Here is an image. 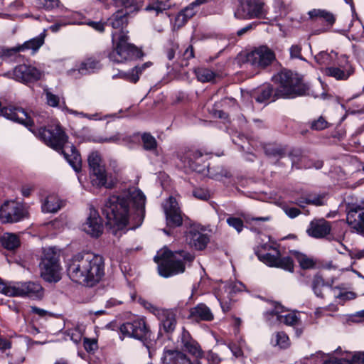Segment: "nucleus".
<instances>
[{"label": "nucleus", "mask_w": 364, "mask_h": 364, "mask_svg": "<svg viewBox=\"0 0 364 364\" xmlns=\"http://www.w3.org/2000/svg\"><path fill=\"white\" fill-rule=\"evenodd\" d=\"M44 94L46 95V103L48 105L56 107L60 103V97L53 94L48 89L44 90Z\"/></svg>", "instance_id": "nucleus-51"}, {"label": "nucleus", "mask_w": 364, "mask_h": 364, "mask_svg": "<svg viewBox=\"0 0 364 364\" xmlns=\"http://www.w3.org/2000/svg\"><path fill=\"white\" fill-rule=\"evenodd\" d=\"M36 5L38 8L47 11L53 10L59 6V0H36Z\"/></svg>", "instance_id": "nucleus-48"}, {"label": "nucleus", "mask_w": 364, "mask_h": 364, "mask_svg": "<svg viewBox=\"0 0 364 364\" xmlns=\"http://www.w3.org/2000/svg\"><path fill=\"white\" fill-rule=\"evenodd\" d=\"M195 74L197 79L202 82H210L215 77V73L213 70L205 68L195 69Z\"/></svg>", "instance_id": "nucleus-41"}, {"label": "nucleus", "mask_w": 364, "mask_h": 364, "mask_svg": "<svg viewBox=\"0 0 364 364\" xmlns=\"http://www.w3.org/2000/svg\"><path fill=\"white\" fill-rule=\"evenodd\" d=\"M156 317L160 321L161 330L163 329L166 333H171L175 330L177 321L173 310L163 309Z\"/></svg>", "instance_id": "nucleus-23"}, {"label": "nucleus", "mask_w": 364, "mask_h": 364, "mask_svg": "<svg viewBox=\"0 0 364 364\" xmlns=\"http://www.w3.org/2000/svg\"><path fill=\"white\" fill-rule=\"evenodd\" d=\"M161 361L163 364H200L198 360L191 361L185 353L178 349H165Z\"/></svg>", "instance_id": "nucleus-22"}, {"label": "nucleus", "mask_w": 364, "mask_h": 364, "mask_svg": "<svg viewBox=\"0 0 364 364\" xmlns=\"http://www.w3.org/2000/svg\"><path fill=\"white\" fill-rule=\"evenodd\" d=\"M63 205V202L55 195H50L41 202V209L43 213H55Z\"/></svg>", "instance_id": "nucleus-30"}, {"label": "nucleus", "mask_w": 364, "mask_h": 364, "mask_svg": "<svg viewBox=\"0 0 364 364\" xmlns=\"http://www.w3.org/2000/svg\"><path fill=\"white\" fill-rule=\"evenodd\" d=\"M193 194L196 198L204 200H208L210 197L208 192L203 189H196Z\"/></svg>", "instance_id": "nucleus-62"}, {"label": "nucleus", "mask_w": 364, "mask_h": 364, "mask_svg": "<svg viewBox=\"0 0 364 364\" xmlns=\"http://www.w3.org/2000/svg\"><path fill=\"white\" fill-rule=\"evenodd\" d=\"M102 4L105 9H109L112 5H127L130 0H96Z\"/></svg>", "instance_id": "nucleus-54"}, {"label": "nucleus", "mask_w": 364, "mask_h": 364, "mask_svg": "<svg viewBox=\"0 0 364 364\" xmlns=\"http://www.w3.org/2000/svg\"><path fill=\"white\" fill-rule=\"evenodd\" d=\"M277 78L280 83L277 91L279 96L293 98L304 93V85L296 73L284 71L278 75Z\"/></svg>", "instance_id": "nucleus-7"}, {"label": "nucleus", "mask_w": 364, "mask_h": 364, "mask_svg": "<svg viewBox=\"0 0 364 364\" xmlns=\"http://www.w3.org/2000/svg\"><path fill=\"white\" fill-rule=\"evenodd\" d=\"M352 69H347L344 65H339V67L328 66L323 70L326 75L332 77L337 80H346L353 73Z\"/></svg>", "instance_id": "nucleus-29"}, {"label": "nucleus", "mask_w": 364, "mask_h": 364, "mask_svg": "<svg viewBox=\"0 0 364 364\" xmlns=\"http://www.w3.org/2000/svg\"><path fill=\"white\" fill-rule=\"evenodd\" d=\"M1 294L8 296H25L41 299L43 296V289L36 282H20L13 285L0 284Z\"/></svg>", "instance_id": "nucleus-8"}, {"label": "nucleus", "mask_w": 364, "mask_h": 364, "mask_svg": "<svg viewBox=\"0 0 364 364\" xmlns=\"http://www.w3.org/2000/svg\"><path fill=\"white\" fill-rule=\"evenodd\" d=\"M272 343L281 348H286L289 345V337L283 332H278L272 338Z\"/></svg>", "instance_id": "nucleus-46"}, {"label": "nucleus", "mask_w": 364, "mask_h": 364, "mask_svg": "<svg viewBox=\"0 0 364 364\" xmlns=\"http://www.w3.org/2000/svg\"><path fill=\"white\" fill-rule=\"evenodd\" d=\"M18 52H21L20 47L16 46L11 48H3L1 51V55L5 59H9L16 58Z\"/></svg>", "instance_id": "nucleus-53"}, {"label": "nucleus", "mask_w": 364, "mask_h": 364, "mask_svg": "<svg viewBox=\"0 0 364 364\" xmlns=\"http://www.w3.org/2000/svg\"><path fill=\"white\" fill-rule=\"evenodd\" d=\"M164 209L166 217L167 225L171 227H178L183 223L181 211L176 200L173 197L164 204Z\"/></svg>", "instance_id": "nucleus-18"}, {"label": "nucleus", "mask_w": 364, "mask_h": 364, "mask_svg": "<svg viewBox=\"0 0 364 364\" xmlns=\"http://www.w3.org/2000/svg\"><path fill=\"white\" fill-rule=\"evenodd\" d=\"M221 346L217 347L218 352L209 351L207 354V360L211 364H218L220 363L227 355H223V353L220 351Z\"/></svg>", "instance_id": "nucleus-47"}, {"label": "nucleus", "mask_w": 364, "mask_h": 364, "mask_svg": "<svg viewBox=\"0 0 364 364\" xmlns=\"http://www.w3.org/2000/svg\"><path fill=\"white\" fill-rule=\"evenodd\" d=\"M348 223L358 231L364 232V208L350 210L347 215ZM364 255V250H363Z\"/></svg>", "instance_id": "nucleus-27"}, {"label": "nucleus", "mask_w": 364, "mask_h": 364, "mask_svg": "<svg viewBox=\"0 0 364 364\" xmlns=\"http://www.w3.org/2000/svg\"><path fill=\"white\" fill-rule=\"evenodd\" d=\"M291 255L294 257L300 267L304 269L313 268L315 262L313 258L298 251H291Z\"/></svg>", "instance_id": "nucleus-35"}, {"label": "nucleus", "mask_w": 364, "mask_h": 364, "mask_svg": "<svg viewBox=\"0 0 364 364\" xmlns=\"http://www.w3.org/2000/svg\"><path fill=\"white\" fill-rule=\"evenodd\" d=\"M308 14L311 18H323L330 26H332L336 21V18L332 13L323 9H312L309 11Z\"/></svg>", "instance_id": "nucleus-36"}, {"label": "nucleus", "mask_w": 364, "mask_h": 364, "mask_svg": "<svg viewBox=\"0 0 364 364\" xmlns=\"http://www.w3.org/2000/svg\"><path fill=\"white\" fill-rule=\"evenodd\" d=\"M1 242L3 247L9 250L16 249L20 245V241L17 235L9 232L4 233L2 235Z\"/></svg>", "instance_id": "nucleus-38"}, {"label": "nucleus", "mask_w": 364, "mask_h": 364, "mask_svg": "<svg viewBox=\"0 0 364 364\" xmlns=\"http://www.w3.org/2000/svg\"><path fill=\"white\" fill-rule=\"evenodd\" d=\"M74 19L70 22V23L73 24H87L94 28L95 31L98 32H103L105 31V23H102L101 21H82L83 16L78 13L75 14L74 15Z\"/></svg>", "instance_id": "nucleus-37"}, {"label": "nucleus", "mask_w": 364, "mask_h": 364, "mask_svg": "<svg viewBox=\"0 0 364 364\" xmlns=\"http://www.w3.org/2000/svg\"><path fill=\"white\" fill-rule=\"evenodd\" d=\"M83 230L93 237H100L103 232V223L98 212L90 209L89 216L82 225Z\"/></svg>", "instance_id": "nucleus-19"}, {"label": "nucleus", "mask_w": 364, "mask_h": 364, "mask_svg": "<svg viewBox=\"0 0 364 364\" xmlns=\"http://www.w3.org/2000/svg\"><path fill=\"white\" fill-rule=\"evenodd\" d=\"M119 139V135H114L111 137H99L96 140H95L96 142L98 143H112V142H116Z\"/></svg>", "instance_id": "nucleus-63"}, {"label": "nucleus", "mask_w": 364, "mask_h": 364, "mask_svg": "<svg viewBox=\"0 0 364 364\" xmlns=\"http://www.w3.org/2000/svg\"><path fill=\"white\" fill-rule=\"evenodd\" d=\"M328 126V122L322 117H320L318 119L314 120L311 123V128L315 130H323L327 128Z\"/></svg>", "instance_id": "nucleus-57"}, {"label": "nucleus", "mask_w": 364, "mask_h": 364, "mask_svg": "<svg viewBox=\"0 0 364 364\" xmlns=\"http://www.w3.org/2000/svg\"><path fill=\"white\" fill-rule=\"evenodd\" d=\"M275 60L274 53L267 46H259L247 54L246 61L255 68L262 69Z\"/></svg>", "instance_id": "nucleus-12"}, {"label": "nucleus", "mask_w": 364, "mask_h": 364, "mask_svg": "<svg viewBox=\"0 0 364 364\" xmlns=\"http://www.w3.org/2000/svg\"><path fill=\"white\" fill-rule=\"evenodd\" d=\"M228 224L234 228L238 232H241L243 228V222L241 219L230 217L227 219Z\"/></svg>", "instance_id": "nucleus-55"}, {"label": "nucleus", "mask_w": 364, "mask_h": 364, "mask_svg": "<svg viewBox=\"0 0 364 364\" xmlns=\"http://www.w3.org/2000/svg\"><path fill=\"white\" fill-rule=\"evenodd\" d=\"M331 227L325 220L312 221L308 230L309 234L316 238L323 237L330 232Z\"/></svg>", "instance_id": "nucleus-26"}, {"label": "nucleus", "mask_w": 364, "mask_h": 364, "mask_svg": "<svg viewBox=\"0 0 364 364\" xmlns=\"http://www.w3.org/2000/svg\"><path fill=\"white\" fill-rule=\"evenodd\" d=\"M294 203L300 207H304V204L321 205H322V198L320 196L308 194L296 200Z\"/></svg>", "instance_id": "nucleus-40"}, {"label": "nucleus", "mask_w": 364, "mask_h": 364, "mask_svg": "<svg viewBox=\"0 0 364 364\" xmlns=\"http://www.w3.org/2000/svg\"><path fill=\"white\" fill-rule=\"evenodd\" d=\"M143 146L146 150H154L156 148L157 143L155 138L149 134L145 133L141 136Z\"/></svg>", "instance_id": "nucleus-49"}, {"label": "nucleus", "mask_w": 364, "mask_h": 364, "mask_svg": "<svg viewBox=\"0 0 364 364\" xmlns=\"http://www.w3.org/2000/svg\"><path fill=\"white\" fill-rule=\"evenodd\" d=\"M185 240L187 244L196 250H203L209 242L207 234L199 231L198 228L193 225L186 232Z\"/></svg>", "instance_id": "nucleus-20"}, {"label": "nucleus", "mask_w": 364, "mask_h": 364, "mask_svg": "<svg viewBox=\"0 0 364 364\" xmlns=\"http://www.w3.org/2000/svg\"><path fill=\"white\" fill-rule=\"evenodd\" d=\"M258 259L265 264L272 267L283 269L286 271L294 272V262L289 257H281L277 247H273L271 244H264L259 246L256 250Z\"/></svg>", "instance_id": "nucleus-5"}, {"label": "nucleus", "mask_w": 364, "mask_h": 364, "mask_svg": "<svg viewBox=\"0 0 364 364\" xmlns=\"http://www.w3.org/2000/svg\"><path fill=\"white\" fill-rule=\"evenodd\" d=\"M337 55V53L333 50L331 53L321 51L315 55L314 59L319 65L331 66V65L336 63Z\"/></svg>", "instance_id": "nucleus-33"}, {"label": "nucleus", "mask_w": 364, "mask_h": 364, "mask_svg": "<svg viewBox=\"0 0 364 364\" xmlns=\"http://www.w3.org/2000/svg\"><path fill=\"white\" fill-rule=\"evenodd\" d=\"M244 289V284L240 282H230L219 288L218 291L216 293V297L220 301L224 312L230 310V302L232 299L234 294L242 291Z\"/></svg>", "instance_id": "nucleus-15"}, {"label": "nucleus", "mask_w": 364, "mask_h": 364, "mask_svg": "<svg viewBox=\"0 0 364 364\" xmlns=\"http://www.w3.org/2000/svg\"><path fill=\"white\" fill-rule=\"evenodd\" d=\"M202 156V154L198 151L191 150H184L179 151L177 154V157L181 162V166L184 168H188L196 171H201V169L198 168L195 161Z\"/></svg>", "instance_id": "nucleus-24"}, {"label": "nucleus", "mask_w": 364, "mask_h": 364, "mask_svg": "<svg viewBox=\"0 0 364 364\" xmlns=\"http://www.w3.org/2000/svg\"><path fill=\"white\" fill-rule=\"evenodd\" d=\"M90 172L95 178H92V183L98 187L105 186L107 188L113 187V182H107L105 166L101 155L97 151L91 152L87 158Z\"/></svg>", "instance_id": "nucleus-9"}, {"label": "nucleus", "mask_w": 364, "mask_h": 364, "mask_svg": "<svg viewBox=\"0 0 364 364\" xmlns=\"http://www.w3.org/2000/svg\"><path fill=\"white\" fill-rule=\"evenodd\" d=\"M265 14L264 3L262 0H240L235 16L240 19L261 18Z\"/></svg>", "instance_id": "nucleus-11"}, {"label": "nucleus", "mask_w": 364, "mask_h": 364, "mask_svg": "<svg viewBox=\"0 0 364 364\" xmlns=\"http://www.w3.org/2000/svg\"><path fill=\"white\" fill-rule=\"evenodd\" d=\"M84 348L87 352H93L97 348V343L95 339L84 338Z\"/></svg>", "instance_id": "nucleus-58"}, {"label": "nucleus", "mask_w": 364, "mask_h": 364, "mask_svg": "<svg viewBox=\"0 0 364 364\" xmlns=\"http://www.w3.org/2000/svg\"><path fill=\"white\" fill-rule=\"evenodd\" d=\"M141 304L144 306V307L149 311L151 314H153L154 316H157L162 311L163 309H160L151 303L146 301H142Z\"/></svg>", "instance_id": "nucleus-59"}, {"label": "nucleus", "mask_w": 364, "mask_h": 364, "mask_svg": "<svg viewBox=\"0 0 364 364\" xmlns=\"http://www.w3.org/2000/svg\"><path fill=\"white\" fill-rule=\"evenodd\" d=\"M301 46L299 44L292 45L289 48V53L291 58H297L304 60L301 55Z\"/></svg>", "instance_id": "nucleus-56"}, {"label": "nucleus", "mask_w": 364, "mask_h": 364, "mask_svg": "<svg viewBox=\"0 0 364 364\" xmlns=\"http://www.w3.org/2000/svg\"><path fill=\"white\" fill-rule=\"evenodd\" d=\"M130 202L134 210L133 220L135 224L131 227L134 229L140 226L145 214L146 197L142 191L136 188H131L120 196L113 195L105 203L102 214L107 218V225L114 235L122 230L129 223L130 218Z\"/></svg>", "instance_id": "nucleus-1"}, {"label": "nucleus", "mask_w": 364, "mask_h": 364, "mask_svg": "<svg viewBox=\"0 0 364 364\" xmlns=\"http://www.w3.org/2000/svg\"><path fill=\"white\" fill-rule=\"evenodd\" d=\"M348 357L351 364H364V352L355 355L348 353Z\"/></svg>", "instance_id": "nucleus-60"}, {"label": "nucleus", "mask_w": 364, "mask_h": 364, "mask_svg": "<svg viewBox=\"0 0 364 364\" xmlns=\"http://www.w3.org/2000/svg\"><path fill=\"white\" fill-rule=\"evenodd\" d=\"M194 255L184 250L172 252L164 247L157 252L154 262L158 264L159 274L163 277H170L183 273L186 266L194 259Z\"/></svg>", "instance_id": "nucleus-3"}, {"label": "nucleus", "mask_w": 364, "mask_h": 364, "mask_svg": "<svg viewBox=\"0 0 364 364\" xmlns=\"http://www.w3.org/2000/svg\"><path fill=\"white\" fill-rule=\"evenodd\" d=\"M325 287L326 283L321 276L316 275L314 277L311 282V289L316 296L323 297V289Z\"/></svg>", "instance_id": "nucleus-43"}, {"label": "nucleus", "mask_w": 364, "mask_h": 364, "mask_svg": "<svg viewBox=\"0 0 364 364\" xmlns=\"http://www.w3.org/2000/svg\"><path fill=\"white\" fill-rule=\"evenodd\" d=\"M171 0H166L164 1H156L154 2L151 5L146 6V11L154 10L156 14L162 12L163 11L169 9L172 7V4L170 2Z\"/></svg>", "instance_id": "nucleus-45"}, {"label": "nucleus", "mask_w": 364, "mask_h": 364, "mask_svg": "<svg viewBox=\"0 0 364 364\" xmlns=\"http://www.w3.org/2000/svg\"><path fill=\"white\" fill-rule=\"evenodd\" d=\"M44 43V36L40 35L36 38H33L21 46H19L21 51L26 50H31L33 53L38 50L40 47Z\"/></svg>", "instance_id": "nucleus-39"}, {"label": "nucleus", "mask_w": 364, "mask_h": 364, "mask_svg": "<svg viewBox=\"0 0 364 364\" xmlns=\"http://www.w3.org/2000/svg\"><path fill=\"white\" fill-rule=\"evenodd\" d=\"M24 206L14 200L5 202L0 208V219L2 223H16L27 216Z\"/></svg>", "instance_id": "nucleus-13"}, {"label": "nucleus", "mask_w": 364, "mask_h": 364, "mask_svg": "<svg viewBox=\"0 0 364 364\" xmlns=\"http://www.w3.org/2000/svg\"><path fill=\"white\" fill-rule=\"evenodd\" d=\"M67 335L75 343H78L82 338L83 330L80 326H76L67 331Z\"/></svg>", "instance_id": "nucleus-50"}, {"label": "nucleus", "mask_w": 364, "mask_h": 364, "mask_svg": "<svg viewBox=\"0 0 364 364\" xmlns=\"http://www.w3.org/2000/svg\"><path fill=\"white\" fill-rule=\"evenodd\" d=\"M41 276L48 282H57L61 279V268L59 263V254L53 248L43 250L40 263Z\"/></svg>", "instance_id": "nucleus-6"}, {"label": "nucleus", "mask_w": 364, "mask_h": 364, "mask_svg": "<svg viewBox=\"0 0 364 364\" xmlns=\"http://www.w3.org/2000/svg\"><path fill=\"white\" fill-rule=\"evenodd\" d=\"M198 5L194 1L183 9L176 17V23L178 27L183 26L187 21L192 18L197 11Z\"/></svg>", "instance_id": "nucleus-31"}, {"label": "nucleus", "mask_w": 364, "mask_h": 364, "mask_svg": "<svg viewBox=\"0 0 364 364\" xmlns=\"http://www.w3.org/2000/svg\"><path fill=\"white\" fill-rule=\"evenodd\" d=\"M151 65L152 63L149 61L142 64L141 65L135 66L129 72L119 71L117 75H114L113 77H116V76H117L129 82L136 83L139 81L140 75L142 74L144 70L151 67Z\"/></svg>", "instance_id": "nucleus-25"}, {"label": "nucleus", "mask_w": 364, "mask_h": 364, "mask_svg": "<svg viewBox=\"0 0 364 364\" xmlns=\"http://www.w3.org/2000/svg\"><path fill=\"white\" fill-rule=\"evenodd\" d=\"M113 50L109 55L111 61L123 63L141 58L142 52L135 46L128 43L129 36L126 33H112Z\"/></svg>", "instance_id": "nucleus-4"}, {"label": "nucleus", "mask_w": 364, "mask_h": 364, "mask_svg": "<svg viewBox=\"0 0 364 364\" xmlns=\"http://www.w3.org/2000/svg\"><path fill=\"white\" fill-rule=\"evenodd\" d=\"M190 316L195 320L210 321L213 320L214 316L210 309L205 304L200 303L193 307L190 311Z\"/></svg>", "instance_id": "nucleus-28"}, {"label": "nucleus", "mask_w": 364, "mask_h": 364, "mask_svg": "<svg viewBox=\"0 0 364 364\" xmlns=\"http://www.w3.org/2000/svg\"><path fill=\"white\" fill-rule=\"evenodd\" d=\"M43 75V73L40 69L26 64L19 65L15 67L12 72L5 74L9 77L23 83L39 80Z\"/></svg>", "instance_id": "nucleus-14"}, {"label": "nucleus", "mask_w": 364, "mask_h": 364, "mask_svg": "<svg viewBox=\"0 0 364 364\" xmlns=\"http://www.w3.org/2000/svg\"><path fill=\"white\" fill-rule=\"evenodd\" d=\"M283 210L284 213L291 218H294L301 213V211L298 208L289 207L287 205H284L283 207Z\"/></svg>", "instance_id": "nucleus-61"}, {"label": "nucleus", "mask_w": 364, "mask_h": 364, "mask_svg": "<svg viewBox=\"0 0 364 364\" xmlns=\"http://www.w3.org/2000/svg\"><path fill=\"white\" fill-rule=\"evenodd\" d=\"M178 348L188 352L196 358L202 357V350L196 341H194L190 333L183 329V331L177 341Z\"/></svg>", "instance_id": "nucleus-21"}, {"label": "nucleus", "mask_w": 364, "mask_h": 364, "mask_svg": "<svg viewBox=\"0 0 364 364\" xmlns=\"http://www.w3.org/2000/svg\"><path fill=\"white\" fill-rule=\"evenodd\" d=\"M66 272L74 282L92 287L105 274L103 257L92 252H82L73 255L66 261Z\"/></svg>", "instance_id": "nucleus-2"}, {"label": "nucleus", "mask_w": 364, "mask_h": 364, "mask_svg": "<svg viewBox=\"0 0 364 364\" xmlns=\"http://www.w3.org/2000/svg\"><path fill=\"white\" fill-rule=\"evenodd\" d=\"M284 312V307L279 304H276L274 309L266 312L265 316L269 321L270 324L284 323L286 325L294 326L299 323L300 319L295 312L282 314Z\"/></svg>", "instance_id": "nucleus-17"}, {"label": "nucleus", "mask_w": 364, "mask_h": 364, "mask_svg": "<svg viewBox=\"0 0 364 364\" xmlns=\"http://www.w3.org/2000/svg\"><path fill=\"white\" fill-rule=\"evenodd\" d=\"M243 344L244 342L241 343L239 347H237L235 345H221L220 351L223 353V355H228L230 354V352H232L234 356L238 358L242 355Z\"/></svg>", "instance_id": "nucleus-44"}, {"label": "nucleus", "mask_w": 364, "mask_h": 364, "mask_svg": "<svg viewBox=\"0 0 364 364\" xmlns=\"http://www.w3.org/2000/svg\"><path fill=\"white\" fill-rule=\"evenodd\" d=\"M330 293L335 299H338L341 301L350 300L355 298L354 293L347 291L338 287H331Z\"/></svg>", "instance_id": "nucleus-42"}, {"label": "nucleus", "mask_w": 364, "mask_h": 364, "mask_svg": "<svg viewBox=\"0 0 364 364\" xmlns=\"http://www.w3.org/2000/svg\"><path fill=\"white\" fill-rule=\"evenodd\" d=\"M100 61L93 58H90L83 61L78 68V72L82 75L94 73L100 69Z\"/></svg>", "instance_id": "nucleus-32"}, {"label": "nucleus", "mask_w": 364, "mask_h": 364, "mask_svg": "<svg viewBox=\"0 0 364 364\" xmlns=\"http://www.w3.org/2000/svg\"><path fill=\"white\" fill-rule=\"evenodd\" d=\"M134 0H130L127 5H117L116 7H122L116 11L109 18H107L106 24L111 26L114 31L112 33H126L124 28L128 24V18L131 13L136 10L134 4Z\"/></svg>", "instance_id": "nucleus-10"}, {"label": "nucleus", "mask_w": 364, "mask_h": 364, "mask_svg": "<svg viewBox=\"0 0 364 364\" xmlns=\"http://www.w3.org/2000/svg\"><path fill=\"white\" fill-rule=\"evenodd\" d=\"M120 332L125 336L139 340L146 339L149 334V330L143 318L124 323L120 327Z\"/></svg>", "instance_id": "nucleus-16"}, {"label": "nucleus", "mask_w": 364, "mask_h": 364, "mask_svg": "<svg viewBox=\"0 0 364 364\" xmlns=\"http://www.w3.org/2000/svg\"><path fill=\"white\" fill-rule=\"evenodd\" d=\"M272 90L271 85H264L254 92L252 97L259 103H265L272 96Z\"/></svg>", "instance_id": "nucleus-34"}, {"label": "nucleus", "mask_w": 364, "mask_h": 364, "mask_svg": "<svg viewBox=\"0 0 364 364\" xmlns=\"http://www.w3.org/2000/svg\"><path fill=\"white\" fill-rule=\"evenodd\" d=\"M33 191V187L29 185L22 186L21 189V194L24 197H28Z\"/></svg>", "instance_id": "nucleus-64"}, {"label": "nucleus", "mask_w": 364, "mask_h": 364, "mask_svg": "<svg viewBox=\"0 0 364 364\" xmlns=\"http://www.w3.org/2000/svg\"><path fill=\"white\" fill-rule=\"evenodd\" d=\"M323 364H351L348 357V353L342 355L341 358L330 357L328 360L324 361Z\"/></svg>", "instance_id": "nucleus-52"}]
</instances>
